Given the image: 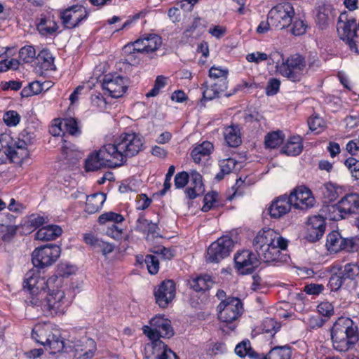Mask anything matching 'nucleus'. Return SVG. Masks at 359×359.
<instances>
[{
	"label": "nucleus",
	"mask_w": 359,
	"mask_h": 359,
	"mask_svg": "<svg viewBox=\"0 0 359 359\" xmlns=\"http://www.w3.org/2000/svg\"><path fill=\"white\" fill-rule=\"evenodd\" d=\"M288 241L271 229L259 231L253 241V246L259 262L266 264L286 262L288 256L281 252L287 249Z\"/></svg>",
	"instance_id": "f257e3e1"
},
{
	"label": "nucleus",
	"mask_w": 359,
	"mask_h": 359,
	"mask_svg": "<svg viewBox=\"0 0 359 359\" xmlns=\"http://www.w3.org/2000/svg\"><path fill=\"white\" fill-rule=\"evenodd\" d=\"M333 348L339 352L353 349L359 341L358 325L350 318L339 317L330 329Z\"/></svg>",
	"instance_id": "f03ea898"
},
{
	"label": "nucleus",
	"mask_w": 359,
	"mask_h": 359,
	"mask_svg": "<svg viewBox=\"0 0 359 359\" xmlns=\"http://www.w3.org/2000/svg\"><path fill=\"white\" fill-rule=\"evenodd\" d=\"M143 139L135 133L120 135L112 144H107L108 149L117 165H123L128 157L137 155L143 147Z\"/></svg>",
	"instance_id": "7ed1b4c3"
},
{
	"label": "nucleus",
	"mask_w": 359,
	"mask_h": 359,
	"mask_svg": "<svg viewBox=\"0 0 359 359\" xmlns=\"http://www.w3.org/2000/svg\"><path fill=\"white\" fill-rule=\"evenodd\" d=\"M36 140L35 130L32 127H27L20 134L18 140L10 144L11 161L21 163L29 157L28 146L32 145Z\"/></svg>",
	"instance_id": "20e7f679"
},
{
	"label": "nucleus",
	"mask_w": 359,
	"mask_h": 359,
	"mask_svg": "<svg viewBox=\"0 0 359 359\" xmlns=\"http://www.w3.org/2000/svg\"><path fill=\"white\" fill-rule=\"evenodd\" d=\"M62 281L58 278L53 287H48L46 290L45 300V314L55 316L62 314L65 312L68 304L65 299V292L60 288Z\"/></svg>",
	"instance_id": "39448f33"
},
{
	"label": "nucleus",
	"mask_w": 359,
	"mask_h": 359,
	"mask_svg": "<svg viewBox=\"0 0 359 359\" xmlns=\"http://www.w3.org/2000/svg\"><path fill=\"white\" fill-rule=\"evenodd\" d=\"M359 213V195L349 194L344 196L337 204L328 207V215L331 220L337 221L346 215Z\"/></svg>",
	"instance_id": "423d86ee"
},
{
	"label": "nucleus",
	"mask_w": 359,
	"mask_h": 359,
	"mask_svg": "<svg viewBox=\"0 0 359 359\" xmlns=\"http://www.w3.org/2000/svg\"><path fill=\"white\" fill-rule=\"evenodd\" d=\"M306 63L304 57L299 54L291 55L285 61L276 66V71L292 81H299L304 75Z\"/></svg>",
	"instance_id": "0eeeda50"
},
{
	"label": "nucleus",
	"mask_w": 359,
	"mask_h": 359,
	"mask_svg": "<svg viewBox=\"0 0 359 359\" xmlns=\"http://www.w3.org/2000/svg\"><path fill=\"white\" fill-rule=\"evenodd\" d=\"M294 17V9L289 2L278 4L268 13V20L272 27L283 29L289 27Z\"/></svg>",
	"instance_id": "6e6552de"
},
{
	"label": "nucleus",
	"mask_w": 359,
	"mask_h": 359,
	"mask_svg": "<svg viewBox=\"0 0 359 359\" xmlns=\"http://www.w3.org/2000/svg\"><path fill=\"white\" fill-rule=\"evenodd\" d=\"M58 245L49 244L36 248L32 254L34 266L43 269L55 263L60 255Z\"/></svg>",
	"instance_id": "1a4fd4ad"
},
{
	"label": "nucleus",
	"mask_w": 359,
	"mask_h": 359,
	"mask_svg": "<svg viewBox=\"0 0 359 359\" xmlns=\"http://www.w3.org/2000/svg\"><path fill=\"white\" fill-rule=\"evenodd\" d=\"M234 245L233 241L228 236L219 238L208 248L206 259L209 262L218 263L230 255Z\"/></svg>",
	"instance_id": "9d476101"
},
{
	"label": "nucleus",
	"mask_w": 359,
	"mask_h": 359,
	"mask_svg": "<svg viewBox=\"0 0 359 359\" xmlns=\"http://www.w3.org/2000/svg\"><path fill=\"white\" fill-rule=\"evenodd\" d=\"M218 318L224 323H229L236 320L243 313V304L240 299L228 297L222 301L217 306Z\"/></svg>",
	"instance_id": "9b49d317"
},
{
	"label": "nucleus",
	"mask_w": 359,
	"mask_h": 359,
	"mask_svg": "<svg viewBox=\"0 0 359 359\" xmlns=\"http://www.w3.org/2000/svg\"><path fill=\"white\" fill-rule=\"evenodd\" d=\"M102 167H118L107 144L98 151L90 154L85 163L86 171H95Z\"/></svg>",
	"instance_id": "f8f14e48"
},
{
	"label": "nucleus",
	"mask_w": 359,
	"mask_h": 359,
	"mask_svg": "<svg viewBox=\"0 0 359 359\" xmlns=\"http://www.w3.org/2000/svg\"><path fill=\"white\" fill-rule=\"evenodd\" d=\"M58 280L57 276H52L47 280L40 276L39 271L29 270L25 275L23 287L29 294H35V292L46 290L48 287L54 286Z\"/></svg>",
	"instance_id": "ddd939ff"
},
{
	"label": "nucleus",
	"mask_w": 359,
	"mask_h": 359,
	"mask_svg": "<svg viewBox=\"0 0 359 359\" xmlns=\"http://www.w3.org/2000/svg\"><path fill=\"white\" fill-rule=\"evenodd\" d=\"M288 197L294 208L302 210L313 207L316 202L311 190L303 186L295 188Z\"/></svg>",
	"instance_id": "4468645a"
},
{
	"label": "nucleus",
	"mask_w": 359,
	"mask_h": 359,
	"mask_svg": "<svg viewBox=\"0 0 359 359\" xmlns=\"http://www.w3.org/2000/svg\"><path fill=\"white\" fill-rule=\"evenodd\" d=\"M102 88L111 97H121L128 89V80L120 75L108 74L103 79Z\"/></svg>",
	"instance_id": "2eb2a0df"
},
{
	"label": "nucleus",
	"mask_w": 359,
	"mask_h": 359,
	"mask_svg": "<svg viewBox=\"0 0 359 359\" xmlns=\"http://www.w3.org/2000/svg\"><path fill=\"white\" fill-rule=\"evenodd\" d=\"M88 16V12L85 7L81 5L71 6L60 13V18L65 27L72 29Z\"/></svg>",
	"instance_id": "dca6fc26"
},
{
	"label": "nucleus",
	"mask_w": 359,
	"mask_h": 359,
	"mask_svg": "<svg viewBox=\"0 0 359 359\" xmlns=\"http://www.w3.org/2000/svg\"><path fill=\"white\" fill-rule=\"evenodd\" d=\"M234 262L236 269L241 274L252 273L259 264V259L249 250L238 252L235 255Z\"/></svg>",
	"instance_id": "f3484780"
},
{
	"label": "nucleus",
	"mask_w": 359,
	"mask_h": 359,
	"mask_svg": "<svg viewBox=\"0 0 359 359\" xmlns=\"http://www.w3.org/2000/svg\"><path fill=\"white\" fill-rule=\"evenodd\" d=\"M358 24L354 18H348L346 13H341L337 25V33L343 41L347 43L357 34Z\"/></svg>",
	"instance_id": "a211bd4d"
},
{
	"label": "nucleus",
	"mask_w": 359,
	"mask_h": 359,
	"mask_svg": "<svg viewBox=\"0 0 359 359\" xmlns=\"http://www.w3.org/2000/svg\"><path fill=\"white\" fill-rule=\"evenodd\" d=\"M175 296V285L172 280H164L158 286V306L166 307Z\"/></svg>",
	"instance_id": "6ab92c4d"
},
{
	"label": "nucleus",
	"mask_w": 359,
	"mask_h": 359,
	"mask_svg": "<svg viewBox=\"0 0 359 359\" xmlns=\"http://www.w3.org/2000/svg\"><path fill=\"white\" fill-rule=\"evenodd\" d=\"M292 206L289 197L281 196L272 202L269 208V212L271 217L280 218L289 212Z\"/></svg>",
	"instance_id": "aec40b11"
},
{
	"label": "nucleus",
	"mask_w": 359,
	"mask_h": 359,
	"mask_svg": "<svg viewBox=\"0 0 359 359\" xmlns=\"http://www.w3.org/2000/svg\"><path fill=\"white\" fill-rule=\"evenodd\" d=\"M58 29L53 15L47 13L41 15L37 24V29L43 36H48L54 34Z\"/></svg>",
	"instance_id": "412c9836"
},
{
	"label": "nucleus",
	"mask_w": 359,
	"mask_h": 359,
	"mask_svg": "<svg viewBox=\"0 0 359 359\" xmlns=\"http://www.w3.org/2000/svg\"><path fill=\"white\" fill-rule=\"evenodd\" d=\"M156 229V224L142 216L140 217L136 222L135 230L144 234L148 242L151 243L155 241Z\"/></svg>",
	"instance_id": "4be33fe9"
},
{
	"label": "nucleus",
	"mask_w": 359,
	"mask_h": 359,
	"mask_svg": "<svg viewBox=\"0 0 359 359\" xmlns=\"http://www.w3.org/2000/svg\"><path fill=\"white\" fill-rule=\"evenodd\" d=\"M53 334L52 326L50 324H38L32 330V337L36 342L45 346Z\"/></svg>",
	"instance_id": "5701e85b"
},
{
	"label": "nucleus",
	"mask_w": 359,
	"mask_h": 359,
	"mask_svg": "<svg viewBox=\"0 0 359 359\" xmlns=\"http://www.w3.org/2000/svg\"><path fill=\"white\" fill-rule=\"evenodd\" d=\"M227 79H222L217 80L210 87L203 86V97L205 100H211L218 97L219 94L225 92L227 89Z\"/></svg>",
	"instance_id": "b1692460"
},
{
	"label": "nucleus",
	"mask_w": 359,
	"mask_h": 359,
	"mask_svg": "<svg viewBox=\"0 0 359 359\" xmlns=\"http://www.w3.org/2000/svg\"><path fill=\"white\" fill-rule=\"evenodd\" d=\"M62 230L58 225H47L39 229L35 233V239L41 241L55 240L62 234Z\"/></svg>",
	"instance_id": "393cba45"
},
{
	"label": "nucleus",
	"mask_w": 359,
	"mask_h": 359,
	"mask_svg": "<svg viewBox=\"0 0 359 359\" xmlns=\"http://www.w3.org/2000/svg\"><path fill=\"white\" fill-rule=\"evenodd\" d=\"M334 20L332 8L328 5H321L317 8L316 22L318 27L323 29Z\"/></svg>",
	"instance_id": "a878e982"
},
{
	"label": "nucleus",
	"mask_w": 359,
	"mask_h": 359,
	"mask_svg": "<svg viewBox=\"0 0 359 359\" xmlns=\"http://www.w3.org/2000/svg\"><path fill=\"white\" fill-rule=\"evenodd\" d=\"M106 201V195L103 193H96L87 197L86 211L93 214L99 211Z\"/></svg>",
	"instance_id": "bb28decb"
},
{
	"label": "nucleus",
	"mask_w": 359,
	"mask_h": 359,
	"mask_svg": "<svg viewBox=\"0 0 359 359\" xmlns=\"http://www.w3.org/2000/svg\"><path fill=\"white\" fill-rule=\"evenodd\" d=\"M212 150L213 144L205 141L195 147L191 152V156L195 163H199L202 158L208 156Z\"/></svg>",
	"instance_id": "cd10ccee"
},
{
	"label": "nucleus",
	"mask_w": 359,
	"mask_h": 359,
	"mask_svg": "<svg viewBox=\"0 0 359 359\" xmlns=\"http://www.w3.org/2000/svg\"><path fill=\"white\" fill-rule=\"evenodd\" d=\"M303 149L302 138L299 136L290 137L282 149V151L288 156H297Z\"/></svg>",
	"instance_id": "c85d7f7f"
},
{
	"label": "nucleus",
	"mask_w": 359,
	"mask_h": 359,
	"mask_svg": "<svg viewBox=\"0 0 359 359\" xmlns=\"http://www.w3.org/2000/svg\"><path fill=\"white\" fill-rule=\"evenodd\" d=\"M35 294H29L27 297L25 302L27 305L36 308L39 311L45 313V300L46 297V290L35 292Z\"/></svg>",
	"instance_id": "c756f323"
},
{
	"label": "nucleus",
	"mask_w": 359,
	"mask_h": 359,
	"mask_svg": "<svg viewBox=\"0 0 359 359\" xmlns=\"http://www.w3.org/2000/svg\"><path fill=\"white\" fill-rule=\"evenodd\" d=\"M224 139L229 147H236L241 143L240 129L237 126H231L225 128Z\"/></svg>",
	"instance_id": "7c9ffc66"
},
{
	"label": "nucleus",
	"mask_w": 359,
	"mask_h": 359,
	"mask_svg": "<svg viewBox=\"0 0 359 359\" xmlns=\"http://www.w3.org/2000/svg\"><path fill=\"white\" fill-rule=\"evenodd\" d=\"M190 287L196 292L206 291L210 289L213 282L208 275L199 276L189 282Z\"/></svg>",
	"instance_id": "2f4dec72"
},
{
	"label": "nucleus",
	"mask_w": 359,
	"mask_h": 359,
	"mask_svg": "<svg viewBox=\"0 0 359 359\" xmlns=\"http://www.w3.org/2000/svg\"><path fill=\"white\" fill-rule=\"evenodd\" d=\"M344 238L337 231H332L327 236L326 246L331 252H338L342 250Z\"/></svg>",
	"instance_id": "473e14b6"
},
{
	"label": "nucleus",
	"mask_w": 359,
	"mask_h": 359,
	"mask_svg": "<svg viewBox=\"0 0 359 359\" xmlns=\"http://www.w3.org/2000/svg\"><path fill=\"white\" fill-rule=\"evenodd\" d=\"M291 350L289 346H276L271 349L264 359H290Z\"/></svg>",
	"instance_id": "72a5a7b5"
},
{
	"label": "nucleus",
	"mask_w": 359,
	"mask_h": 359,
	"mask_svg": "<svg viewBox=\"0 0 359 359\" xmlns=\"http://www.w3.org/2000/svg\"><path fill=\"white\" fill-rule=\"evenodd\" d=\"M174 335V330L169 319L158 315V339L170 338Z\"/></svg>",
	"instance_id": "f704fd0d"
},
{
	"label": "nucleus",
	"mask_w": 359,
	"mask_h": 359,
	"mask_svg": "<svg viewBox=\"0 0 359 359\" xmlns=\"http://www.w3.org/2000/svg\"><path fill=\"white\" fill-rule=\"evenodd\" d=\"M37 60L41 63V68L45 70H53L55 69L54 57L49 50L46 49L42 50L39 53Z\"/></svg>",
	"instance_id": "c9c22d12"
},
{
	"label": "nucleus",
	"mask_w": 359,
	"mask_h": 359,
	"mask_svg": "<svg viewBox=\"0 0 359 359\" xmlns=\"http://www.w3.org/2000/svg\"><path fill=\"white\" fill-rule=\"evenodd\" d=\"M284 139V135L280 130L268 133L265 136V146L267 148L274 149L280 145Z\"/></svg>",
	"instance_id": "e433bc0d"
},
{
	"label": "nucleus",
	"mask_w": 359,
	"mask_h": 359,
	"mask_svg": "<svg viewBox=\"0 0 359 359\" xmlns=\"http://www.w3.org/2000/svg\"><path fill=\"white\" fill-rule=\"evenodd\" d=\"M340 188L332 183H326L322 189V194L325 202H332L339 197Z\"/></svg>",
	"instance_id": "4c0bfd02"
},
{
	"label": "nucleus",
	"mask_w": 359,
	"mask_h": 359,
	"mask_svg": "<svg viewBox=\"0 0 359 359\" xmlns=\"http://www.w3.org/2000/svg\"><path fill=\"white\" fill-rule=\"evenodd\" d=\"M135 48L133 46L132 42L128 43L123 46L122 49V54L125 57V62L134 65L138 63L136 55L138 54L136 52Z\"/></svg>",
	"instance_id": "58836bf2"
},
{
	"label": "nucleus",
	"mask_w": 359,
	"mask_h": 359,
	"mask_svg": "<svg viewBox=\"0 0 359 359\" xmlns=\"http://www.w3.org/2000/svg\"><path fill=\"white\" fill-rule=\"evenodd\" d=\"M143 333L147 337L151 342L157 341V320L153 317L149 321V325H144L142 327Z\"/></svg>",
	"instance_id": "ea45409f"
},
{
	"label": "nucleus",
	"mask_w": 359,
	"mask_h": 359,
	"mask_svg": "<svg viewBox=\"0 0 359 359\" xmlns=\"http://www.w3.org/2000/svg\"><path fill=\"white\" fill-rule=\"evenodd\" d=\"M137 262L140 264L144 261L147 265V270L150 274L155 275L157 273V259L154 255H147L145 259L143 257H137Z\"/></svg>",
	"instance_id": "a19ab883"
},
{
	"label": "nucleus",
	"mask_w": 359,
	"mask_h": 359,
	"mask_svg": "<svg viewBox=\"0 0 359 359\" xmlns=\"http://www.w3.org/2000/svg\"><path fill=\"white\" fill-rule=\"evenodd\" d=\"M146 48V53L155 51L157 49V35L155 34H146L142 38Z\"/></svg>",
	"instance_id": "79ce46f5"
},
{
	"label": "nucleus",
	"mask_w": 359,
	"mask_h": 359,
	"mask_svg": "<svg viewBox=\"0 0 359 359\" xmlns=\"http://www.w3.org/2000/svg\"><path fill=\"white\" fill-rule=\"evenodd\" d=\"M124 219L123 217L118 213L114 212H107L100 215L98 217V222L100 224H104L107 222H114L115 223H120Z\"/></svg>",
	"instance_id": "37998d69"
},
{
	"label": "nucleus",
	"mask_w": 359,
	"mask_h": 359,
	"mask_svg": "<svg viewBox=\"0 0 359 359\" xmlns=\"http://www.w3.org/2000/svg\"><path fill=\"white\" fill-rule=\"evenodd\" d=\"M45 347L50 349L53 353L60 352L63 350L64 342L57 335L54 334L50 338Z\"/></svg>",
	"instance_id": "c03bdc74"
},
{
	"label": "nucleus",
	"mask_w": 359,
	"mask_h": 359,
	"mask_svg": "<svg viewBox=\"0 0 359 359\" xmlns=\"http://www.w3.org/2000/svg\"><path fill=\"white\" fill-rule=\"evenodd\" d=\"M65 133L71 135H76L80 133L77 121L74 118H68L63 120Z\"/></svg>",
	"instance_id": "a18cd8bd"
},
{
	"label": "nucleus",
	"mask_w": 359,
	"mask_h": 359,
	"mask_svg": "<svg viewBox=\"0 0 359 359\" xmlns=\"http://www.w3.org/2000/svg\"><path fill=\"white\" fill-rule=\"evenodd\" d=\"M19 57L22 62H30L36 57V50L32 46H24L19 52Z\"/></svg>",
	"instance_id": "49530a36"
},
{
	"label": "nucleus",
	"mask_w": 359,
	"mask_h": 359,
	"mask_svg": "<svg viewBox=\"0 0 359 359\" xmlns=\"http://www.w3.org/2000/svg\"><path fill=\"white\" fill-rule=\"evenodd\" d=\"M3 119L6 126H15L20 121V116L16 111L11 110L4 114Z\"/></svg>",
	"instance_id": "de8ad7c7"
},
{
	"label": "nucleus",
	"mask_w": 359,
	"mask_h": 359,
	"mask_svg": "<svg viewBox=\"0 0 359 359\" xmlns=\"http://www.w3.org/2000/svg\"><path fill=\"white\" fill-rule=\"evenodd\" d=\"M16 217L11 214L8 211H4L0 213V230H4V228L15 225Z\"/></svg>",
	"instance_id": "09e8293b"
},
{
	"label": "nucleus",
	"mask_w": 359,
	"mask_h": 359,
	"mask_svg": "<svg viewBox=\"0 0 359 359\" xmlns=\"http://www.w3.org/2000/svg\"><path fill=\"white\" fill-rule=\"evenodd\" d=\"M359 273V267L355 264L348 263L344 266L341 276L344 279H354Z\"/></svg>",
	"instance_id": "8fccbe9b"
},
{
	"label": "nucleus",
	"mask_w": 359,
	"mask_h": 359,
	"mask_svg": "<svg viewBox=\"0 0 359 359\" xmlns=\"http://www.w3.org/2000/svg\"><path fill=\"white\" fill-rule=\"evenodd\" d=\"M76 269L74 266L61 263L57 266V275L56 276L62 280L61 278H67L74 273Z\"/></svg>",
	"instance_id": "3c124183"
},
{
	"label": "nucleus",
	"mask_w": 359,
	"mask_h": 359,
	"mask_svg": "<svg viewBox=\"0 0 359 359\" xmlns=\"http://www.w3.org/2000/svg\"><path fill=\"white\" fill-rule=\"evenodd\" d=\"M308 125L311 130L320 133V129L325 126V122L322 118L318 115L312 116L308 119Z\"/></svg>",
	"instance_id": "603ef678"
},
{
	"label": "nucleus",
	"mask_w": 359,
	"mask_h": 359,
	"mask_svg": "<svg viewBox=\"0 0 359 359\" xmlns=\"http://www.w3.org/2000/svg\"><path fill=\"white\" fill-rule=\"evenodd\" d=\"M345 165L350 170L351 175L355 180L359 179V161L353 157L348 158L345 161Z\"/></svg>",
	"instance_id": "864d4df0"
},
{
	"label": "nucleus",
	"mask_w": 359,
	"mask_h": 359,
	"mask_svg": "<svg viewBox=\"0 0 359 359\" xmlns=\"http://www.w3.org/2000/svg\"><path fill=\"white\" fill-rule=\"evenodd\" d=\"M229 70L226 68L212 66L209 70V76L215 79H227Z\"/></svg>",
	"instance_id": "5fc2aeb1"
},
{
	"label": "nucleus",
	"mask_w": 359,
	"mask_h": 359,
	"mask_svg": "<svg viewBox=\"0 0 359 359\" xmlns=\"http://www.w3.org/2000/svg\"><path fill=\"white\" fill-rule=\"evenodd\" d=\"M308 226L313 228V229L323 230V233H324L325 229V219L320 215L311 217L309 220Z\"/></svg>",
	"instance_id": "6e6d98bb"
},
{
	"label": "nucleus",
	"mask_w": 359,
	"mask_h": 359,
	"mask_svg": "<svg viewBox=\"0 0 359 359\" xmlns=\"http://www.w3.org/2000/svg\"><path fill=\"white\" fill-rule=\"evenodd\" d=\"M280 327V324L273 318H266L262 323V330L266 333H275Z\"/></svg>",
	"instance_id": "4d7b16f0"
},
{
	"label": "nucleus",
	"mask_w": 359,
	"mask_h": 359,
	"mask_svg": "<svg viewBox=\"0 0 359 359\" xmlns=\"http://www.w3.org/2000/svg\"><path fill=\"white\" fill-rule=\"evenodd\" d=\"M161 349L163 351L158 356V359H179L177 355L163 342L158 341V351Z\"/></svg>",
	"instance_id": "13d9d810"
},
{
	"label": "nucleus",
	"mask_w": 359,
	"mask_h": 359,
	"mask_svg": "<svg viewBox=\"0 0 359 359\" xmlns=\"http://www.w3.org/2000/svg\"><path fill=\"white\" fill-rule=\"evenodd\" d=\"M307 25L300 19L295 20L292 23L291 32L294 36H301L306 32Z\"/></svg>",
	"instance_id": "bf43d9fd"
},
{
	"label": "nucleus",
	"mask_w": 359,
	"mask_h": 359,
	"mask_svg": "<svg viewBox=\"0 0 359 359\" xmlns=\"http://www.w3.org/2000/svg\"><path fill=\"white\" fill-rule=\"evenodd\" d=\"M86 348L88 347L89 349L88 351H85L83 348H81L80 351L81 352L83 351V353L79 354V357L83 356L84 358H90L93 356L94 352L96 350V344L93 339H87L85 341Z\"/></svg>",
	"instance_id": "052dcab7"
},
{
	"label": "nucleus",
	"mask_w": 359,
	"mask_h": 359,
	"mask_svg": "<svg viewBox=\"0 0 359 359\" xmlns=\"http://www.w3.org/2000/svg\"><path fill=\"white\" fill-rule=\"evenodd\" d=\"M236 164L237 161L235 159L229 158L222 160L220 161L219 166L223 173L229 174L235 169Z\"/></svg>",
	"instance_id": "680f3d73"
},
{
	"label": "nucleus",
	"mask_w": 359,
	"mask_h": 359,
	"mask_svg": "<svg viewBox=\"0 0 359 359\" xmlns=\"http://www.w3.org/2000/svg\"><path fill=\"white\" fill-rule=\"evenodd\" d=\"M151 203V199L146 194L137 195L135 199V205L137 210H143L147 208Z\"/></svg>",
	"instance_id": "e2e57ef3"
},
{
	"label": "nucleus",
	"mask_w": 359,
	"mask_h": 359,
	"mask_svg": "<svg viewBox=\"0 0 359 359\" xmlns=\"http://www.w3.org/2000/svg\"><path fill=\"white\" fill-rule=\"evenodd\" d=\"M190 186L196 188L197 191H204L203 184L202 182V176L196 171H191L190 173Z\"/></svg>",
	"instance_id": "0e129e2a"
},
{
	"label": "nucleus",
	"mask_w": 359,
	"mask_h": 359,
	"mask_svg": "<svg viewBox=\"0 0 359 359\" xmlns=\"http://www.w3.org/2000/svg\"><path fill=\"white\" fill-rule=\"evenodd\" d=\"M63 123V120H54L53 124L50 126L49 129L50 133L53 136H60L65 134V128Z\"/></svg>",
	"instance_id": "69168bd1"
},
{
	"label": "nucleus",
	"mask_w": 359,
	"mask_h": 359,
	"mask_svg": "<svg viewBox=\"0 0 359 359\" xmlns=\"http://www.w3.org/2000/svg\"><path fill=\"white\" fill-rule=\"evenodd\" d=\"M189 175L187 172L177 173L175 177V186L177 189L184 188L188 183Z\"/></svg>",
	"instance_id": "338daca9"
},
{
	"label": "nucleus",
	"mask_w": 359,
	"mask_h": 359,
	"mask_svg": "<svg viewBox=\"0 0 359 359\" xmlns=\"http://www.w3.org/2000/svg\"><path fill=\"white\" fill-rule=\"evenodd\" d=\"M217 196L216 192L208 193L203 198L204 205L201 209L202 211L208 212L212 208L214 203L216 202Z\"/></svg>",
	"instance_id": "774afa93"
}]
</instances>
